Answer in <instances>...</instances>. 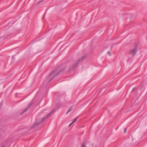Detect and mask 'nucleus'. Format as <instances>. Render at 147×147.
<instances>
[{
	"instance_id": "f257e3e1",
	"label": "nucleus",
	"mask_w": 147,
	"mask_h": 147,
	"mask_svg": "<svg viewBox=\"0 0 147 147\" xmlns=\"http://www.w3.org/2000/svg\"><path fill=\"white\" fill-rule=\"evenodd\" d=\"M57 70V69L54 70L49 74L46 80L44 82L43 84L44 86L47 85V84L52 80L53 77L58 75L60 72L62 71H61L60 72L57 73L56 72Z\"/></svg>"
},
{
	"instance_id": "f03ea898",
	"label": "nucleus",
	"mask_w": 147,
	"mask_h": 147,
	"mask_svg": "<svg viewBox=\"0 0 147 147\" xmlns=\"http://www.w3.org/2000/svg\"><path fill=\"white\" fill-rule=\"evenodd\" d=\"M54 110H53L52 111H51L45 117L43 118L42 120L40 122H38L36 123L34 125L32 126V127H34V126L36 125H38L40 123L42 122L45 119H47L48 117H49L52 114H53L55 113Z\"/></svg>"
},
{
	"instance_id": "7ed1b4c3",
	"label": "nucleus",
	"mask_w": 147,
	"mask_h": 147,
	"mask_svg": "<svg viewBox=\"0 0 147 147\" xmlns=\"http://www.w3.org/2000/svg\"><path fill=\"white\" fill-rule=\"evenodd\" d=\"M85 57H86L84 56L82 58L79 59L77 61L76 63L72 66V69L76 67L78 65V63L80 62V61L83 59H84Z\"/></svg>"
},
{
	"instance_id": "20e7f679",
	"label": "nucleus",
	"mask_w": 147,
	"mask_h": 147,
	"mask_svg": "<svg viewBox=\"0 0 147 147\" xmlns=\"http://www.w3.org/2000/svg\"><path fill=\"white\" fill-rule=\"evenodd\" d=\"M137 50V47H136L134 49L130 50V54L133 56L135 55L136 54Z\"/></svg>"
},
{
	"instance_id": "39448f33",
	"label": "nucleus",
	"mask_w": 147,
	"mask_h": 147,
	"mask_svg": "<svg viewBox=\"0 0 147 147\" xmlns=\"http://www.w3.org/2000/svg\"><path fill=\"white\" fill-rule=\"evenodd\" d=\"M32 105V103H30L29 105H28V107L26 109H25L22 112V113H24L30 107V106Z\"/></svg>"
},
{
	"instance_id": "423d86ee",
	"label": "nucleus",
	"mask_w": 147,
	"mask_h": 147,
	"mask_svg": "<svg viewBox=\"0 0 147 147\" xmlns=\"http://www.w3.org/2000/svg\"><path fill=\"white\" fill-rule=\"evenodd\" d=\"M78 118L76 117V118H75V119H74L73 120V121H72V122L74 123H75V122H76V121H77V120L78 119Z\"/></svg>"
},
{
	"instance_id": "0eeeda50",
	"label": "nucleus",
	"mask_w": 147,
	"mask_h": 147,
	"mask_svg": "<svg viewBox=\"0 0 147 147\" xmlns=\"http://www.w3.org/2000/svg\"><path fill=\"white\" fill-rule=\"evenodd\" d=\"M72 108L71 107L69 109L68 111H67V112L66 113V114H68L69 112H70V111H71L72 110Z\"/></svg>"
},
{
	"instance_id": "6e6552de",
	"label": "nucleus",
	"mask_w": 147,
	"mask_h": 147,
	"mask_svg": "<svg viewBox=\"0 0 147 147\" xmlns=\"http://www.w3.org/2000/svg\"><path fill=\"white\" fill-rule=\"evenodd\" d=\"M86 147V144L85 143H83L82 146L81 147Z\"/></svg>"
},
{
	"instance_id": "1a4fd4ad",
	"label": "nucleus",
	"mask_w": 147,
	"mask_h": 147,
	"mask_svg": "<svg viewBox=\"0 0 147 147\" xmlns=\"http://www.w3.org/2000/svg\"><path fill=\"white\" fill-rule=\"evenodd\" d=\"M136 88L135 87L134 88L131 90V92H133L136 89Z\"/></svg>"
},
{
	"instance_id": "9d476101",
	"label": "nucleus",
	"mask_w": 147,
	"mask_h": 147,
	"mask_svg": "<svg viewBox=\"0 0 147 147\" xmlns=\"http://www.w3.org/2000/svg\"><path fill=\"white\" fill-rule=\"evenodd\" d=\"M74 123L72 122L71 123H70L69 125V126H71Z\"/></svg>"
},
{
	"instance_id": "9b49d317",
	"label": "nucleus",
	"mask_w": 147,
	"mask_h": 147,
	"mask_svg": "<svg viewBox=\"0 0 147 147\" xmlns=\"http://www.w3.org/2000/svg\"><path fill=\"white\" fill-rule=\"evenodd\" d=\"M108 54H109V55L111 56V54H110V51H108Z\"/></svg>"
},
{
	"instance_id": "f8f14e48",
	"label": "nucleus",
	"mask_w": 147,
	"mask_h": 147,
	"mask_svg": "<svg viewBox=\"0 0 147 147\" xmlns=\"http://www.w3.org/2000/svg\"><path fill=\"white\" fill-rule=\"evenodd\" d=\"M126 130H127L126 129H124V131H125V133H126Z\"/></svg>"
},
{
	"instance_id": "ddd939ff",
	"label": "nucleus",
	"mask_w": 147,
	"mask_h": 147,
	"mask_svg": "<svg viewBox=\"0 0 147 147\" xmlns=\"http://www.w3.org/2000/svg\"><path fill=\"white\" fill-rule=\"evenodd\" d=\"M2 147H4V146H3Z\"/></svg>"
}]
</instances>
